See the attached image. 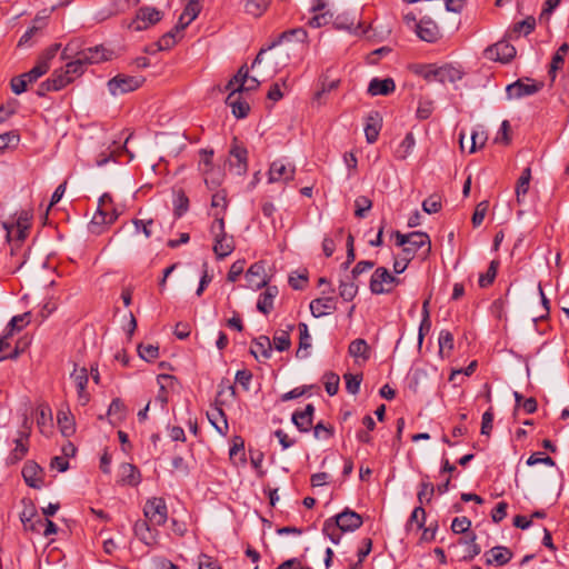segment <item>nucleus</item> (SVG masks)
I'll list each match as a JSON object with an SVG mask.
<instances>
[{
	"instance_id": "c03bdc74",
	"label": "nucleus",
	"mask_w": 569,
	"mask_h": 569,
	"mask_svg": "<svg viewBox=\"0 0 569 569\" xmlns=\"http://www.w3.org/2000/svg\"><path fill=\"white\" fill-rule=\"evenodd\" d=\"M228 208L227 192L224 190H219L211 197V209L212 212H221L224 217L226 210Z\"/></svg>"
},
{
	"instance_id": "bf43d9fd",
	"label": "nucleus",
	"mask_w": 569,
	"mask_h": 569,
	"mask_svg": "<svg viewBox=\"0 0 569 569\" xmlns=\"http://www.w3.org/2000/svg\"><path fill=\"white\" fill-rule=\"evenodd\" d=\"M20 136L16 130L0 134V151H3L4 149L10 147L18 146Z\"/></svg>"
},
{
	"instance_id": "dca6fc26",
	"label": "nucleus",
	"mask_w": 569,
	"mask_h": 569,
	"mask_svg": "<svg viewBox=\"0 0 569 569\" xmlns=\"http://www.w3.org/2000/svg\"><path fill=\"white\" fill-rule=\"evenodd\" d=\"M78 53L87 61L88 64H93L110 60L113 52L104 46L98 44L84 48L81 51H78Z\"/></svg>"
},
{
	"instance_id": "f704fd0d",
	"label": "nucleus",
	"mask_w": 569,
	"mask_h": 569,
	"mask_svg": "<svg viewBox=\"0 0 569 569\" xmlns=\"http://www.w3.org/2000/svg\"><path fill=\"white\" fill-rule=\"evenodd\" d=\"M349 355L355 358L368 360L370 357V348L365 339L358 338L350 342Z\"/></svg>"
},
{
	"instance_id": "f8f14e48",
	"label": "nucleus",
	"mask_w": 569,
	"mask_h": 569,
	"mask_svg": "<svg viewBox=\"0 0 569 569\" xmlns=\"http://www.w3.org/2000/svg\"><path fill=\"white\" fill-rule=\"evenodd\" d=\"M229 156L230 168L234 169L236 173L239 176L244 174L248 170V151L241 143H239L237 138L232 141Z\"/></svg>"
},
{
	"instance_id": "e433bc0d",
	"label": "nucleus",
	"mask_w": 569,
	"mask_h": 569,
	"mask_svg": "<svg viewBox=\"0 0 569 569\" xmlns=\"http://www.w3.org/2000/svg\"><path fill=\"white\" fill-rule=\"evenodd\" d=\"M415 144H416V139H415L413 133L408 132L406 134V137L403 138V140L398 146V148L396 150V157L400 160L407 159L411 154V152L415 148Z\"/></svg>"
},
{
	"instance_id": "0eeeda50",
	"label": "nucleus",
	"mask_w": 569,
	"mask_h": 569,
	"mask_svg": "<svg viewBox=\"0 0 569 569\" xmlns=\"http://www.w3.org/2000/svg\"><path fill=\"white\" fill-rule=\"evenodd\" d=\"M143 515L152 526L164 525L168 520V508L164 499L157 497L149 499L144 505Z\"/></svg>"
},
{
	"instance_id": "4c0bfd02",
	"label": "nucleus",
	"mask_w": 569,
	"mask_h": 569,
	"mask_svg": "<svg viewBox=\"0 0 569 569\" xmlns=\"http://www.w3.org/2000/svg\"><path fill=\"white\" fill-rule=\"evenodd\" d=\"M295 326L293 325H289L288 326V329L287 330H280V331H277L273 336V345H274V348L282 352V351H286L290 348L291 346V340H290V335L289 332L291 330H293Z\"/></svg>"
},
{
	"instance_id": "13d9d810",
	"label": "nucleus",
	"mask_w": 569,
	"mask_h": 569,
	"mask_svg": "<svg viewBox=\"0 0 569 569\" xmlns=\"http://www.w3.org/2000/svg\"><path fill=\"white\" fill-rule=\"evenodd\" d=\"M355 216L358 218H365L366 213L371 209L372 201L366 196H359L355 200Z\"/></svg>"
},
{
	"instance_id": "393cba45",
	"label": "nucleus",
	"mask_w": 569,
	"mask_h": 569,
	"mask_svg": "<svg viewBox=\"0 0 569 569\" xmlns=\"http://www.w3.org/2000/svg\"><path fill=\"white\" fill-rule=\"evenodd\" d=\"M381 129V118L378 112H371L367 117L365 134L368 143H375Z\"/></svg>"
},
{
	"instance_id": "c756f323",
	"label": "nucleus",
	"mask_w": 569,
	"mask_h": 569,
	"mask_svg": "<svg viewBox=\"0 0 569 569\" xmlns=\"http://www.w3.org/2000/svg\"><path fill=\"white\" fill-rule=\"evenodd\" d=\"M126 412L127 408L124 403L119 398L113 399L107 412L110 423L117 426L122 422L126 418Z\"/></svg>"
},
{
	"instance_id": "7ed1b4c3",
	"label": "nucleus",
	"mask_w": 569,
	"mask_h": 569,
	"mask_svg": "<svg viewBox=\"0 0 569 569\" xmlns=\"http://www.w3.org/2000/svg\"><path fill=\"white\" fill-rule=\"evenodd\" d=\"M400 283V279L395 277L385 267L377 268L370 279V291L373 295L390 293L395 286Z\"/></svg>"
},
{
	"instance_id": "e2e57ef3",
	"label": "nucleus",
	"mask_w": 569,
	"mask_h": 569,
	"mask_svg": "<svg viewBox=\"0 0 569 569\" xmlns=\"http://www.w3.org/2000/svg\"><path fill=\"white\" fill-rule=\"evenodd\" d=\"M343 378L346 381L347 391L351 395H357L362 381V375L346 373Z\"/></svg>"
},
{
	"instance_id": "4be33fe9",
	"label": "nucleus",
	"mask_w": 569,
	"mask_h": 569,
	"mask_svg": "<svg viewBox=\"0 0 569 569\" xmlns=\"http://www.w3.org/2000/svg\"><path fill=\"white\" fill-rule=\"evenodd\" d=\"M200 6L196 0H189L183 12L180 14L176 30L181 31L188 27L199 14Z\"/></svg>"
},
{
	"instance_id": "69168bd1",
	"label": "nucleus",
	"mask_w": 569,
	"mask_h": 569,
	"mask_svg": "<svg viewBox=\"0 0 569 569\" xmlns=\"http://www.w3.org/2000/svg\"><path fill=\"white\" fill-rule=\"evenodd\" d=\"M441 199L436 194L430 196L422 202V210L428 214L437 213L441 210Z\"/></svg>"
},
{
	"instance_id": "2f4dec72",
	"label": "nucleus",
	"mask_w": 569,
	"mask_h": 569,
	"mask_svg": "<svg viewBox=\"0 0 569 569\" xmlns=\"http://www.w3.org/2000/svg\"><path fill=\"white\" fill-rule=\"evenodd\" d=\"M568 51H569V44L562 43L558 48L556 53L553 54L551 63H550V69H549V76H550L551 80H555L557 71L562 69V67L565 64V57L568 53Z\"/></svg>"
},
{
	"instance_id": "9b49d317",
	"label": "nucleus",
	"mask_w": 569,
	"mask_h": 569,
	"mask_svg": "<svg viewBox=\"0 0 569 569\" xmlns=\"http://www.w3.org/2000/svg\"><path fill=\"white\" fill-rule=\"evenodd\" d=\"M162 19V12L151 7H142L137 11L136 18L130 24L134 31H142L156 24Z\"/></svg>"
},
{
	"instance_id": "774afa93",
	"label": "nucleus",
	"mask_w": 569,
	"mask_h": 569,
	"mask_svg": "<svg viewBox=\"0 0 569 569\" xmlns=\"http://www.w3.org/2000/svg\"><path fill=\"white\" fill-rule=\"evenodd\" d=\"M325 378H326L325 388H326L327 393L329 396L337 395V392L339 390V382H340L339 376L333 372H329L325 376Z\"/></svg>"
},
{
	"instance_id": "49530a36",
	"label": "nucleus",
	"mask_w": 569,
	"mask_h": 569,
	"mask_svg": "<svg viewBox=\"0 0 569 569\" xmlns=\"http://www.w3.org/2000/svg\"><path fill=\"white\" fill-rule=\"evenodd\" d=\"M498 268H499V261L498 260H492L490 262L486 273H481L479 276V281L478 282H479V286L481 288H487L490 284H492V282L495 281V279L497 277Z\"/></svg>"
},
{
	"instance_id": "58836bf2",
	"label": "nucleus",
	"mask_w": 569,
	"mask_h": 569,
	"mask_svg": "<svg viewBox=\"0 0 569 569\" xmlns=\"http://www.w3.org/2000/svg\"><path fill=\"white\" fill-rule=\"evenodd\" d=\"M531 180V169L529 167L525 168L519 177L516 184V196L517 201H521V197H525L528 193L529 186Z\"/></svg>"
},
{
	"instance_id": "ddd939ff",
	"label": "nucleus",
	"mask_w": 569,
	"mask_h": 569,
	"mask_svg": "<svg viewBox=\"0 0 569 569\" xmlns=\"http://www.w3.org/2000/svg\"><path fill=\"white\" fill-rule=\"evenodd\" d=\"M417 36L426 42L433 43L441 37L438 24L429 18L421 19L416 26Z\"/></svg>"
},
{
	"instance_id": "680f3d73",
	"label": "nucleus",
	"mask_w": 569,
	"mask_h": 569,
	"mask_svg": "<svg viewBox=\"0 0 569 569\" xmlns=\"http://www.w3.org/2000/svg\"><path fill=\"white\" fill-rule=\"evenodd\" d=\"M299 329V349L297 356L300 357L301 349H308L311 347V337L309 335L308 326L303 322L298 325Z\"/></svg>"
},
{
	"instance_id": "1a4fd4ad",
	"label": "nucleus",
	"mask_w": 569,
	"mask_h": 569,
	"mask_svg": "<svg viewBox=\"0 0 569 569\" xmlns=\"http://www.w3.org/2000/svg\"><path fill=\"white\" fill-rule=\"evenodd\" d=\"M425 248V256H428L431 250V241L429 236L422 231H412L409 233L406 249H403L405 260L410 262L415 254Z\"/></svg>"
},
{
	"instance_id": "37998d69",
	"label": "nucleus",
	"mask_w": 569,
	"mask_h": 569,
	"mask_svg": "<svg viewBox=\"0 0 569 569\" xmlns=\"http://www.w3.org/2000/svg\"><path fill=\"white\" fill-rule=\"evenodd\" d=\"M29 528L34 531H40V529L43 528L42 535L44 537L54 535L58 531V526L53 521L49 520L48 518H43V519L39 518L37 521L32 522L29 526Z\"/></svg>"
},
{
	"instance_id": "6e6d98bb",
	"label": "nucleus",
	"mask_w": 569,
	"mask_h": 569,
	"mask_svg": "<svg viewBox=\"0 0 569 569\" xmlns=\"http://www.w3.org/2000/svg\"><path fill=\"white\" fill-rule=\"evenodd\" d=\"M71 378L73 379L77 389L84 390L89 380L87 368L74 366Z\"/></svg>"
},
{
	"instance_id": "79ce46f5",
	"label": "nucleus",
	"mask_w": 569,
	"mask_h": 569,
	"mask_svg": "<svg viewBox=\"0 0 569 569\" xmlns=\"http://www.w3.org/2000/svg\"><path fill=\"white\" fill-rule=\"evenodd\" d=\"M230 460L237 465L238 461L243 465L246 462L244 443L240 437H234L233 443L229 450Z\"/></svg>"
},
{
	"instance_id": "b1692460",
	"label": "nucleus",
	"mask_w": 569,
	"mask_h": 569,
	"mask_svg": "<svg viewBox=\"0 0 569 569\" xmlns=\"http://www.w3.org/2000/svg\"><path fill=\"white\" fill-rule=\"evenodd\" d=\"M463 77V71L460 67H456L450 63H446L439 67L438 71V82L440 83H455L456 81L461 80Z\"/></svg>"
},
{
	"instance_id": "c9c22d12",
	"label": "nucleus",
	"mask_w": 569,
	"mask_h": 569,
	"mask_svg": "<svg viewBox=\"0 0 569 569\" xmlns=\"http://www.w3.org/2000/svg\"><path fill=\"white\" fill-rule=\"evenodd\" d=\"M209 421L218 432L224 435L228 429V422L224 412L220 408H214L207 413Z\"/></svg>"
},
{
	"instance_id": "a878e982",
	"label": "nucleus",
	"mask_w": 569,
	"mask_h": 569,
	"mask_svg": "<svg viewBox=\"0 0 569 569\" xmlns=\"http://www.w3.org/2000/svg\"><path fill=\"white\" fill-rule=\"evenodd\" d=\"M119 482L122 485L137 486L140 483V471L131 463H122L119 469Z\"/></svg>"
},
{
	"instance_id": "6e6552de",
	"label": "nucleus",
	"mask_w": 569,
	"mask_h": 569,
	"mask_svg": "<svg viewBox=\"0 0 569 569\" xmlns=\"http://www.w3.org/2000/svg\"><path fill=\"white\" fill-rule=\"evenodd\" d=\"M118 218L112 202V198L109 193H103L99 198L98 209L92 218V224H111Z\"/></svg>"
},
{
	"instance_id": "2eb2a0df",
	"label": "nucleus",
	"mask_w": 569,
	"mask_h": 569,
	"mask_svg": "<svg viewBox=\"0 0 569 569\" xmlns=\"http://www.w3.org/2000/svg\"><path fill=\"white\" fill-rule=\"evenodd\" d=\"M22 477L26 483L34 489H40L43 485V470L34 461H27L22 468Z\"/></svg>"
},
{
	"instance_id": "7c9ffc66",
	"label": "nucleus",
	"mask_w": 569,
	"mask_h": 569,
	"mask_svg": "<svg viewBox=\"0 0 569 569\" xmlns=\"http://www.w3.org/2000/svg\"><path fill=\"white\" fill-rule=\"evenodd\" d=\"M428 475H423L421 482L419 483V490L417 492L418 501L420 506L423 503H430L436 492V487L430 482Z\"/></svg>"
},
{
	"instance_id": "39448f33",
	"label": "nucleus",
	"mask_w": 569,
	"mask_h": 569,
	"mask_svg": "<svg viewBox=\"0 0 569 569\" xmlns=\"http://www.w3.org/2000/svg\"><path fill=\"white\" fill-rule=\"evenodd\" d=\"M141 76L118 74L108 81V89L112 96H120L137 90L143 83Z\"/></svg>"
},
{
	"instance_id": "cd10ccee",
	"label": "nucleus",
	"mask_w": 569,
	"mask_h": 569,
	"mask_svg": "<svg viewBox=\"0 0 569 569\" xmlns=\"http://www.w3.org/2000/svg\"><path fill=\"white\" fill-rule=\"evenodd\" d=\"M251 353L258 358L261 356L264 359H269L272 353V346L269 337L260 336L252 341Z\"/></svg>"
},
{
	"instance_id": "bb28decb",
	"label": "nucleus",
	"mask_w": 569,
	"mask_h": 569,
	"mask_svg": "<svg viewBox=\"0 0 569 569\" xmlns=\"http://www.w3.org/2000/svg\"><path fill=\"white\" fill-rule=\"evenodd\" d=\"M333 24L339 30H346L353 33H363L361 29V23L356 19L355 16H350L349 13L338 14L333 21Z\"/></svg>"
},
{
	"instance_id": "412c9836",
	"label": "nucleus",
	"mask_w": 569,
	"mask_h": 569,
	"mask_svg": "<svg viewBox=\"0 0 569 569\" xmlns=\"http://www.w3.org/2000/svg\"><path fill=\"white\" fill-rule=\"evenodd\" d=\"M241 91L230 90V93L226 99V104L231 108L232 114L238 119L246 118L250 111L248 102L242 100L238 94Z\"/></svg>"
},
{
	"instance_id": "423d86ee",
	"label": "nucleus",
	"mask_w": 569,
	"mask_h": 569,
	"mask_svg": "<svg viewBox=\"0 0 569 569\" xmlns=\"http://www.w3.org/2000/svg\"><path fill=\"white\" fill-rule=\"evenodd\" d=\"M31 219L32 212L30 210H21L13 222H4L3 228L7 230L8 239L16 237L19 241H23L31 226Z\"/></svg>"
},
{
	"instance_id": "f257e3e1",
	"label": "nucleus",
	"mask_w": 569,
	"mask_h": 569,
	"mask_svg": "<svg viewBox=\"0 0 569 569\" xmlns=\"http://www.w3.org/2000/svg\"><path fill=\"white\" fill-rule=\"evenodd\" d=\"M362 517L353 510L346 508L342 512L323 522L322 532L332 543L338 545L341 532H351L362 526Z\"/></svg>"
},
{
	"instance_id": "20e7f679",
	"label": "nucleus",
	"mask_w": 569,
	"mask_h": 569,
	"mask_svg": "<svg viewBox=\"0 0 569 569\" xmlns=\"http://www.w3.org/2000/svg\"><path fill=\"white\" fill-rule=\"evenodd\" d=\"M307 39H308V32L303 28H293V29L286 30L282 33H280L277 37V39L273 40L267 48L260 49V51L258 52L251 67L253 68L256 64L261 63L263 60V56L269 50H272L273 48L280 46L281 43H283L286 41H292V40L300 42V43H306Z\"/></svg>"
},
{
	"instance_id": "052dcab7",
	"label": "nucleus",
	"mask_w": 569,
	"mask_h": 569,
	"mask_svg": "<svg viewBox=\"0 0 569 569\" xmlns=\"http://www.w3.org/2000/svg\"><path fill=\"white\" fill-rule=\"evenodd\" d=\"M138 353L141 359L150 362L159 357V347L153 345H139Z\"/></svg>"
},
{
	"instance_id": "473e14b6",
	"label": "nucleus",
	"mask_w": 569,
	"mask_h": 569,
	"mask_svg": "<svg viewBox=\"0 0 569 569\" xmlns=\"http://www.w3.org/2000/svg\"><path fill=\"white\" fill-rule=\"evenodd\" d=\"M57 420L63 436L70 437L74 433V421L69 411L59 410L57 413Z\"/></svg>"
},
{
	"instance_id": "4d7b16f0",
	"label": "nucleus",
	"mask_w": 569,
	"mask_h": 569,
	"mask_svg": "<svg viewBox=\"0 0 569 569\" xmlns=\"http://www.w3.org/2000/svg\"><path fill=\"white\" fill-rule=\"evenodd\" d=\"M291 420L301 432H308L312 427V419L298 410L292 413Z\"/></svg>"
},
{
	"instance_id": "c85d7f7f",
	"label": "nucleus",
	"mask_w": 569,
	"mask_h": 569,
	"mask_svg": "<svg viewBox=\"0 0 569 569\" xmlns=\"http://www.w3.org/2000/svg\"><path fill=\"white\" fill-rule=\"evenodd\" d=\"M277 295V287H267V289L260 295L258 299L257 309L260 312L268 315L273 309V299Z\"/></svg>"
},
{
	"instance_id": "aec40b11",
	"label": "nucleus",
	"mask_w": 569,
	"mask_h": 569,
	"mask_svg": "<svg viewBox=\"0 0 569 569\" xmlns=\"http://www.w3.org/2000/svg\"><path fill=\"white\" fill-rule=\"evenodd\" d=\"M486 565L505 566L512 559V551L505 546H496L486 552Z\"/></svg>"
},
{
	"instance_id": "3c124183",
	"label": "nucleus",
	"mask_w": 569,
	"mask_h": 569,
	"mask_svg": "<svg viewBox=\"0 0 569 569\" xmlns=\"http://www.w3.org/2000/svg\"><path fill=\"white\" fill-rule=\"evenodd\" d=\"M268 4L269 0H247L244 9L247 13L258 18L266 11Z\"/></svg>"
},
{
	"instance_id": "f3484780",
	"label": "nucleus",
	"mask_w": 569,
	"mask_h": 569,
	"mask_svg": "<svg viewBox=\"0 0 569 569\" xmlns=\"http://www.w3.org/2000/svg\"><path fill=\"white\" fill-rule=\"evenodd\" d=\"M246 280L248 287L253 290H258L267 286V274L264 264L262 262H256L251 264L246 272Z\"/></svg>"
},
{
	"instance_id": "a18cd8bd",
	"label": "nucleus",
	"mask_w": 569,
	"mask_h": 569,
	"mask_svg": "<svg viewBox=\"0 0 569 569\" xmlns=\"http://www.w3.org/2000/svg\"><path fill=\"white\" fill-rule=\"evenodd\" d=\"M358 286L353 282V279L341 280L339 284V295L345 301H351L357 296Z\"/></svg>"
},
{
	"instance_id": "6ab92c4d",
	"label": "nucleus",
	"mask_w": 569,
	"mask_h": 569,
	"mask_svg": "<svg viewBox=\"0 0 569 569\" xmlns=\"http://www.w3.org/2000/svg\"><path fill=\"white\" fill-rule=\"evenodd\" d=\"M309 307L311 315L316 318H320L337 309V299L335 297L317 298L310 302Z\"/></svg>"
},
{
	"instance_id": "0e129e2a",
	"label": "nucleus",
	"mask_w": 569,
	"mask_h": 569,
	"mask_svg": "<svg viewBox=\"0 0 569 569\" xmlns=\"http://www.w3.org/2000/svg\"><path fill=\"white\" fill-rule=\"evenodd\" d=\"M460 543L469 545L468 552L462 557L463 561H470L481 552V548L476 543V535H472L469 540L460 539Z\"/></svg>"
},
{
	"instance_id": "338daca9",
	"label": "nucleus",
	"mask_w": 569,
	"mask_h": 569,
	"mask_svg": "<svg viewBox=\"0 0 569 569\" xmlns=\"http://www.w3.org/2000/svg\"><path fill=\"white\" fill-rule=\"evenodd\" d=\"M488 208H489V202L487 200H483L477 204L475 212L472 214V219H471L473 227L477 228L482 223V221L487 214Z\"/></svg>"
},
{
	"instance_id": "a211bd4d",
	"label": "nucleus",
	"mask_w": 569,
	"mask_h": 569,
	"mask_svg": "<svg viewBox=\"0 0 569 569\" xmlns=\"http://www.w3.org/2000/svg\"><path fill=\"white\" fill-rule=\"evenodd\" d=\"M542 88L541 83H523L520 80L509 84L506 89L510 99H519L537 93Z\"/></svg>"
},
{
	"instance_id": "8fccbe9b",
	"label": "nucleus",
	"mask_w": 569,
	"mask_h": 569,
	"mask_svg": "<svg viewBox=\"0 0 569 569\" xmlns=\"http://www.w3.org/2000/svg\"><path fill=\"white\" fill-rule=\"evenodd\" d=\"M189 209V199L183 191H179L173 200V214L181 218Z\"/></svg>"
},
{
	"instance_id": "de8ad7c7",
	"label": "nucleus",
	"mask_w": 569,
	"mask_h": 569,
	"mask_svg": "<svg viewBox=\"0 0 569 569\" xmlns=\"http://www.w3.org/2000/svg\"><path fill=\"white\" fill-rule=\"evenodd\" d=\"M438 71L439 67L436 64H418L415 68V72L429 82L438 81Z\"/></svg>"
},
{
	"instance_id": "9d476101",
	"label": "nucleus",
	"mask_w": 569,
	"mask_h": 569,
	"mask_svg": "<svg viewBox=\"0 0 569 569\" xmlns=\"http://www.w3.org/2000/svg\"><path fill=\"white\" fill-rule=\"evenodd\" d=\"M296 168L289 162H284L281 159L274 160L268 171V182H283L287 183L295 178Z\"/></svg>"
},
{
	"instance_id": "a19ab883",
	"label": "nucleus",
	"mask_w": 569,
	"mask_h": 569,
	"mask_svg": "<svg viewBox=\"0 0 569 569\" xmlns=\"http://www.w3.org/2000/svg\"><path fill=\"white\" fill-rule=\"evenodd\" d=\"M88 66L87 61L81 58V56L76 52V56L72 61L68 62L64 67L67 73L71 76L72 81L80 77L84 72V67Z\"/></svg>"
},
{
	"instance_id": "864d4df0",
	"label": "nucleus",
	"mask_w": 569,
	"mask_h": 569,
	"mask_svg": "<svg viewBox=\"0 0 569 569\" xmlns=\"http://www.w3.org/2000/svg\"><path fill=\"white\" fill-rule=\"evenodd\" d=\"M268 60L271 64L272 71L278 72L288 64L289 53L278 51L270 54Z\"/></svg>"
},
{
	"instance_id": "5fc2aeb1",
	"label": "nucleus",
	"mask_w": 569,
	"mask_h": 569,
	"mask_svg": "<svg viewBox=\"0 0 569 569\" xmlns=\"http://www.w3.org/2000/svg\"><path fill=\"white\" fill-rule=\"evenodd\" d=\"M433 112V101L427 98L419 99L416 116L420 120L428 119Z\"/></svg>"
},
{
	"instance_id": "09e8293b",
	"label": "nucleus",
	"mask_w": 569,
	"mask_h": 569,
	"mask_svg": "<svg viewBox=\"0 0 569 569\" xmlns=\"http://www.w3.org/2000/svg\"><path fill=\"white\" fill-rule=\"evenodd\" d=\"M50 80L53 83V89L61 90L70 82H72L71 76H69L64 68L54 70L50 77Z\"/></svg>"
},
{
	"instance_id": "4468645a",
	"label": "nucleus",
	"mask_w": 569,
	"mask_h": 569,
	"mask_svg": "<svg viewBox=\"0 0 569 569\" xmlns=\"http://www.w3.org/2000/svg\"><path fill=\"white\" fill-rule=\"evenodd\" d=\"M490 59L509 62L516 56V48L507 41H499L486 50Z\"/></svg>"
},
{
	"instance_id": "f03ea898",
	"label": "nucleus",
	"mask_w": 569,
	"mask_h": 569,
	"mask_svg": "<svg viewBox=\"0 0 569 569\" xmlns=\"http://www.w3.org/2000/svg\"><path fill=\"white\" fill-rule=\"evenodd\" d=\"M213 222L210 227V233L213 237V252L217 259H223L231 254L236 248L233 236L226 232L224 219L221 212H213Z\"/></svg>"
},
{
	"instance_id": "5701e85b",
	"label": "nucleus",
	"mask_w": 569,
	"mask_h": 569,
	"mask_svg": "<svg viewBox=\"0 0 569 569\" xmlns=\"http://www.w3.org/2000/svg\"><path fill=\"white\" fill-rule=\"evenodd\" d=\"M396 89V84L393 79L386 78V79H379L373 78L368 86V92L371 96H388L391 92H393Z\"/></svg>"
},
{
	"instance_id": "ea45409f",
	"label": "nucleus",
	"mask_w": 569,
	"mask_h": 569,
	"mask_svg": "<svg viewBox=\"0 0 569 569\" xmlns=\"http://www.w3.org/2000/svg\"><path fill=\"white\" fill-rule=\"evenodd\" d=\"M150 525L148 520H138L133 526L136 536L146 545H150L154 539Z\"/></svg>"
},
{
	"instance_id": "603ef678",
	"label": "nucleus",
	"mask_w": 569,
	"mask_h": 569,
	"mask_svg": "<svg viewBox=\"0 0 569 569\" xmlns=\"http://www.w3.org/2000/svg\"><path fill=\"white\" fill-rule=\"evenodd\" d=\"M28 438H29V432H21L20 433V438L14 440L16 447L12 450V457L16 460H20V459H22L27 455V452H28V443H27Z\"/></svg>"
},
{
	"instance_id": "72a5a7b5",
	"label": "nucleus",
	"mask_w": 569,
	"mask_h": 569,
	"mask_svg": "<svg viewBox=\"0 0 569 569\" xmlns=\"http://www.w3.org/2000/svg\"><path fill=\"white\" fill-rule=\"evenodd\" d=\"M248 78L249 73L247 66H241L238 72L227 83L226 90L243 91Z\"/></svg>"
}]
</instances>
